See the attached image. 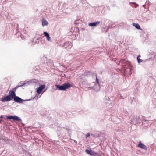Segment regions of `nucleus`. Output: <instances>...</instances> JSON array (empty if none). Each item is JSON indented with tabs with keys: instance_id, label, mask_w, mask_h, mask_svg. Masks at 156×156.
<instances>
[{
	"instance_id": "obj_1",
	"label": "nucleus",
	"mask_w": 156,
	"mask_h": 156,
	"mask_svg": "<svg viewBox=\"0 0 156 156\" xmlns=\"http://www.w3.org/2000/svg\"><path fill=\"white\" fill-rule=\"evenodd\" d=\"M72 85L69 83H65L62 86L57 85V87L61 90H64L71 87Z\"/></svg>"
},
{
	"instance_id": "obj_2",
	"label": "nucleus",
	"mask_w": 156,
	"mask_h": 156,
	"mask_svg": "<svg viewBox=\"0 0 156 156\" xmlns=\"http://www.w3.org/2000/svg\"><path fill=\"white\" fill-rule=\"evenodd\" d=\"M19 87V86H16L15 88L13 89L12 90H10L9 93V95H10L11 98H13L16 96L15 92L16 91V89Z\"/></svg>"
},
{
	"instance_id": "obj_3",
	"label": "nucleus",
	"mask_w": 156,
	"mask_h": 156,
	"mask_svg": "<svg viewBox=\"0 0 156 156\" xmlns=\"http://www.w3.org/2000/svg\"><path fill=\"white\" fill-rule=\"evenodd\" d=\"M7 119H12L14 121H18L19 122H21L22 121L21 119L19 117H18L17 116H8L6 117Z\"/></svg>"
},
{
	"instance_id": "obj_4",
	"label": "nucleus",
	"mask_w": 156,
	"mask_h": 156,
	"mask_svg": "<svg viewBox=\"0 0 156 156\" xmlns=\"http://www.w3.org/2000/svg\"><path fill=\"white\" fill-rule=\"evenodd\" d=\"M12 100L10 95H8L6 97H4L2 99V101L3 102H5L7 101H9Z\"/></svg>"
},
{
	"instance_id": "obj_5",
	"label": "nucleus",
	"mask_w": 156,
	"mask_h": 156,
	"mask_svg": "<svg viewBox=\"0 0 156 156\" xmlns=\"http://www.w3.org/2000/svg\"><path fill=\"white\" fill-rule=\"evenodd\" d=\"M45 87V86L44 85H42L41 86L37 89V92L39 93L40 94L42 90L44 89Z\"/></svg>"
},
{
	"instance_id": "obj_6",
	"label": "nucleus",
	"mask_w": 156,
	"mask_h": 156,
	"mask_svg": "<svg viewBox=\"0 0 156 156\" xmlns=\"http://www.w3.org/2000/svg\"><path fill=\"white\" fill-rule=\"evenodd\" d=\"M138 146L140 148L143 149L144 150H146L147 149L146 146L142 144L140 142L138 144Z\"/></svg>"
},
{
	"instance_id": "obj_7",
	"label": "nucleus",
	"mask_w": 156,
	"mask_h": 156,
	"mask_svg": "<svg viewBox=\"0 0 156 156\" xmlns=\"http://www.w3.org/2000/svg\"><path fill=\"white\" fill-rule=\"evenodd\" d=\"M13 98L16 102H20L22 101V99L18 96H16Z\"/></svg>"
},
{
	"instance_id": "obj_8",
	"label": "nucleus",
	"mask_w": 156,
	"mask_h": 156,
	"mask_svg": "<svg viewBox=\"0 0 156 156\" xmlns=\"http://www.w3.org/2000/svg\"><path fill=\"white\" fill-rule=\"evenodd\" d=\"M42 23L43 26L47 25L48 24L47 21L44 18H43L42 19Z\"/></svg>"
},
{
	"instance_id": "obj_9",
	"label": "nucleus",
	"mask_w": 156,
	"mask_h": 156,
	"mask_svg": "<svg viewBox=\"0 0 156 156\" xmlns=\"http://www.w3.org/2000/svg\"><path fill=\"white\" fill-rule=\"evenodd\" d=\"M100 23V22L97 21V22H95L91 23H90L89 24V26H94L99 24Z\"/></svg>"
},
{
	"instance_id": "obj_10",
	"label": "nucleus",
	"mask_w": 156,
	"mask_h": 156,
	"mask_svg": "<svg viewBox=\"0 0 156 156\" xmlns=\"http://www.w3.org/2000/svg\"><path fill=\"white\" fill-rule=\"evenodd\" d=\"M44 34L45 36L46 37L47 40L49 41L50 40L51 38L49 36V34L45 32H44Z\"/></svg>"
},
{
	"instance_id": "obj_11",
	"label": "nucleus",
	"mask_w": 156,
	"mask_h": 156,
	"mask_svg": "<svg viewBox=\"0 0 156 156\" xmlns=\"http://www.w3.org/2000/svg\"><path fill=\"white\" fill-rule=\"evenodd\" d=\"M133 26H134L137 29H140V27L139 24L138 23H133Z\"/></svg>"
},
{
	"instance_id": "obj_12",
	"label": "nucleus",
	"mask_w": 156,
	"mask_h": 156,
	"mask_svg": "<svg viewBox=\"0 0 156 156\" xmlns=\"http://www.w3.org/2000/svg\"><path fill=\"white\" fill-rule=\"evenodd\" d=\"M85 152L91 155L93 151H91L88 149H86Z\"/></svg>"
},
{
	"instance_id": "obj_13",
	"label": "nucleus",
	"mask_w": 156,
	"mask_h": 156,
	"mask_svg": "<svg viewBox=\"0 0 156 156\" xmlns=\"http://www.w3.org/2000/svg\"><path fill=\"white\" fill-rule=\"evenodd\" d=\"M140 55H138L137 57V59L138 60V62L139 63H140L142 62V60L140 58Z\"/></svg>"
},
{
	"instance_id": "obj_14",
	"label": "nucleus",
	"mask_w": 156,
	"mask_h": 156,
	"mask_svg": "<svg viewBox=\"0 0 156 156\" xmlns=\"http://www.w3.org/2000/svg\"><path fill=\"white\" fill-rule=\"evenodd\" d=\"M91 155L93 156H96V155H97L98 156H99V155L98 153H96V152H93L92 155Z\"/></svg>"
},
{
	"instance_id": "obj_15",
	"label": "nucleus",
	"mask_w": 156,
	"mask_h": 156,
	"mask_svg": "<svg viewBox=\"0 0 156 156\" xmlns=\"http://www.w3.org/2000/svg\"><path fill=\"white\" fill-rule=\"evenodd\" d=\"M90 135V133H87L86 135V138L88 137Z\"/></svg>"
},
{
	"instance_id": "obj_16",
	"label": "nucleus",
	"mask_w": 156,
	"mask_h": 156,
	"mask_svg": "<svg viewBox=\"0 0 156 156\" xmlns=\"http://www.w3.org/2000/svg\"><path fill=\"white\" fill-rule=\"evenodd\" d=\"M133 3L136 5V6H135V8H136L137 6H138V5L136 4L134 2Z\"/></svg>"
},
{
	"instance_id": "obj_17",
	"label": "nucleus",
	"mask_w": 156,
	"mask_h": 156,
	"mask_svg": "<svg viewBox=\"0 0 156 156\" xmlns=\"http://www.w3.org/2000/svg\"><path fill=\"white\" fill-rule=\"evenodd\" d=\"M96 81L97 83H98V78H97V77H96Z\"/></svg>"
},
{
	"instance_id": "obj_18",
	"label": "nucleus",
	"mask_w": 156,
	"mask_h": 156,
	"mask_svg": "<svg viewBox=\"0 0 156 156\" xmlns=\"http://www.w3.org/2000/svg\"><path fill=\"white\" fill-rule=\"evenodd\" d=\"M122 59L121 60V61H122Z\"/></svg>"
}]
</instances>
